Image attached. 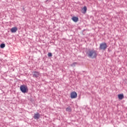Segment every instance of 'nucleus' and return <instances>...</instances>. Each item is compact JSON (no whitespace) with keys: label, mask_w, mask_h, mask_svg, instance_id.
Here are the masks:
<instances>
[{"label":"nucleus","mask_w":127,"mask_h":127,"mask_svg":"<svg viewBox=\"0 0 127 127\" xmlns=\"http://www.w3.org/2000/svg\"><path fill=\"white\" fill-rule=\"evenodd\" d=\"M86 54L89 58L94 59V58H97V51L94 49L89 50L86 52Z\"/></svg>","instance_id":"f257e3e1"},{"label":"nucleus","mask_w":127,"mask_h":127,"mask_svg":"<svg viewBox=\"0 0 127 127\" xmlns=\"http://www.w3.org/2000/svg\"><path fill=\"white\" fill-rule=\"evenodd\" d=\"M20 90L22 93H27L28 92V87H27V85L23 84L20 86Z\"/></svg>","instance_id":"f03ea898"},{"label":"nucleus","mask_w":127,"mask_h":127,"mask_svg":"<svg viewBox=\"0 0 127 127\" xmlns=\"http://www.w3.org/2000/svg\"><path fill=\"white\" fill-rule=\"evenodd\" d=\"M108 47L107 45V43H102L100 44L99 48L101 50H106Z\"/></svg>","instance_id":"7ed1b4c3"},{"label":"nucleus","mask_w":127,"mask_h":127,"mask_svg":"<svg viewBox=\"0 0 127 127\" xmlns=\"http://www.w3.org/2000/svg\"><path fill=\"white\" fill-rule=\"evenodd\" d=\"M70 98L71 99H75V98H77V93L75 92H72L70 94Z\"/></svg>","instance_id":"20e7f679"},{"label":"nucleus","mask_w":127,"mask_h":127,"mask_svg":"<svg viewBox=\"0 0 127 127\" xmlns=\"http://www.w3.org/2000/svg\"><path fill=\"white\" fill-rule=\"evenodd\" d=\"M39 75H40L39 72L34 71L33 72V77L34 78H37V77H39Z\"/></svg>","instance_id":"39448f33"},{"label":"nucleus","mask_w":127,"mask_h":127,"mask_svg":"<svg viewBox=\"0 0 127 127\" xmlns=\"http://www.w3.org/2000/svg\"><path fill=\"white\" fill-rule=\"evenodd\" d=\"M81 12L82 13H83V14H85L87 12V7L86 6H84L82 9H81Z\"/></svg>","instance_id":"423d86ee"},{"label":"nucleus","mask_w":127,"mask_h":127,"mask_svg":"<svg viewBox=\"0 0 127 127\" xmlns=\"http://www.w3.org/2000/svg\"><path fill=\"white\" fill-rule=\"evenodd\" d=\"M40 118V115L39 113H36L34 115V119L35 120H38Z\"/></svg>","instance_id":"0eeeda50"},{"label":"nucleus","mask_w":127,"mask_h":127,"mask_svg":"<svg viewBox=\"0 0 127 127\" xmlns=\"http://www.w3.org/2000/svg\"><path fill=\"white\" fill-rule=\"evenodd\" d=\"M72 20L74 21V22H77L78 20H79V18L77 17L73 16L71 18Z\"/></svg>","instance_id":"6e6552de"},{"label":"nucleus","mask_w":127,"mask_h":127,"mask_svg":"<svg viewBox=\"0 0 127 127\" xmlns=\"http://www.w3.org/2000/svg\"><path fill=\"white\" fill-rule=\"evenodd\" d=\"M17 31V27H15L11 29V32H16Z\"/></svg>","instance_id":"1a4fd4ad"},{"label":"nucleus","mask_w":127,"mask_h":127,"mask_svg":"<svg viewBox=\"0 0 127 127\" xmlns=\"http://www.w3.org/2000/svg\"><path fill=\"white\" fill-rule=\"evenodd\" d=\"M118 97L120 100H123V99L125 98V96H124V94H119Z\"/></svg>","instance_id":"9d476101"},{"label":"nucleus","mask_w":127,"mask_h":127,"mask_svg":"<svg viewBox=\"0 0 127 127\" xmlns=\"http://www.w3.org/2000/svg\"><path fill=\"white\" fill-rule=\"evenodd\" d=\"M66 112H70L72 111V109H71V108L70 107H68L66 108Z\"/></svg>","instance_id":"9b49d317"},{"label":"nucleus","mask_w":127,"mask_h":127,"mask_svg":"<svg viewBox=\"0 0 127 127\" xmlns=\"http://www.w3.org/2000/svg\"><path fill=\"white\" fill-rule=\"evenodd\" d=\"M0 48H4L5 47V45L4 44H1L0 45Z\"/></svg>","instance_id":"f8f14e48"},{"label":"nucleus","mask_w":127,"mask_h":127,"mask_svg":"<svg viewBox=\"0 0 127 127\" xmlns=\"http://www.w3.org/2000/svg\"><path fill=\"white\" fill-rule=\"evenodd\" d=\"M48 56L49 57H52V54L51 53H49L48 54Z\"/></svg>","instance_id":"ddd939ff"},{"label":"nucleus","mask_w":127,"mask_h":127,"mask_svg":"<svg viewBox=\"0 0 127 127\" xmlns=\"http://www.w3.org/2000/svg\"><path fill=\"white\" fill-rule=\"evenodd\" d=\"M75 65V64H71V66H74Z\"/></svg>","instance_id":"4468645a"}]
</instances>
